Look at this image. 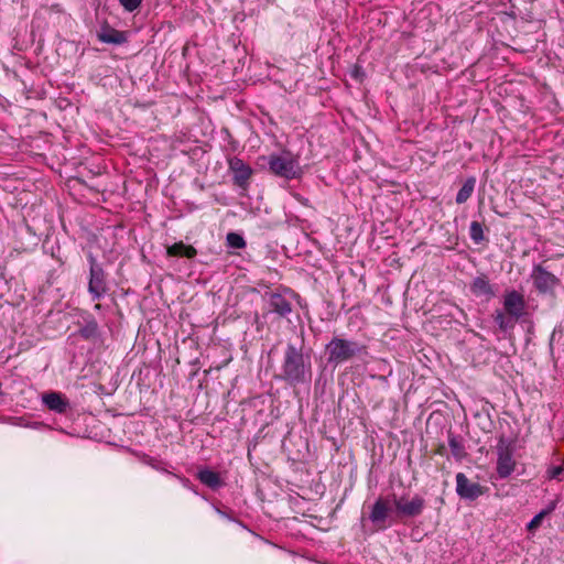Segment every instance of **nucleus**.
Segmentation results:
<instances>
[{
  "instance_id": "nucleus-24",
  "label": "nucleus",
  "mask_w": 564,
  "mask_h": 564,
  "mask_svg": "<svg viewBox=\"0 0 564 564\" xmlns=\"http://www.w3.org/2000/svg\"><path fill=\"white\" fill-rule=\"evenodd\" d=\"M227 245L235 249H242L246 247V240L237 232H229L226 236Z\"/></svg>"
},
{
  "instance_id": "nucleus-27",
  "label": "nucleus",
  "mask_w": 564,
  "mask_h": 564,
  "mask_svg": "<svg viewBox=\"0 0 564 564\" xmlns=\"http://www.w3.org/2000/svg\"><path fill=\"white\" fill-rule=\"evenodd\" d=\"M88 261H89V268L101 267V265L97 262V260H96V258L93 256V253H89V254H88Z\"/></svg>"
},
{
  "instance_id": "nucleus-3",
  "label": "nucleus",
  "mask_w": 564,
  "mask_h": 564,
  "mask_svg": "<svg viewBox=\"0 0 564 564\" xmlns=\"http://www.w3.org/2000/svg\"><path fill=\"white\" fill-rule=\"evenodd\" d=\"M270 172L286 180L296 178L301 175L297 160L290 153L271 154L268 158Z\"/></svg>"
},
{
  "instance_id": "nucleus-13",
  "label": "nucleus",
  "mask_w": 564,
  "mask_h": 564,
  "mask_svg": "<svg viewBox=\"0 0 564 564\" xmlns=\"http://www.w3.org/2000/svg\"><path fill=\"white\" fill-rule=\"evenodd\" d=\"M470 291L475 296L490 299L495 295L494 289L486 274L476 276L470 283Z\"/></svg>"
},
{
  "instance_id": "nucleus-5",
  "label": "nucleus",
  "mask_w": 564,
  "mask_h": 564,
  "mask_svg": "<svg viewBox=\"0 0 564 564\" xmlns=\"http://www.w3.org/2000/svg\"><path fill=\"white\" fill-rule=\"evenodd\" d=\"M456 492L464 500H476L486 492V488L478 482L470 481L464 473L456 475Z\"/></svg>"
},
{
  "instance_id": "nucleus-12",
  "label": "nucleus",
  "mask_w": 564,
  "mask_h": 564,
  "mask_svg": "<svg viewBox=\"0 0 564 564\" xmlns=\"http://www.w3.org/2000/svg\"><path fill=\"white\" fill-rule=\"evenodd\" d=\"M503 306L509 315L519 317L524 310L523 295L514 290L507 292L505 295Z\"/></svg>"
},
{
  "instance_id": "nucleus-16",
  "label": "nucleus",
  "mask_w": 564,
  "mask_h": 564,
  "mask_svg": "<svg viewBox=\"0 0 564 564\" xmlns=\"http://www.w3.org/2000/svg\"><path fill=\"white\" fill-rule=\"evenodd\" d=\"M99 41L109 44H122L127 41L123 32L115 30L110 26H104L98 33Z\"/></svg>"
},
{
  "instance_id": "nucleus-25",
  "label": "nucleus",
  "mask_w": 564,
  "mask_h": 564,
  "mask_svg": "<svg viewBox=\"0 0 564 564\" xmlns=\"http://www.w3.org/2000/svg\"><path fill=\"white\" fill-rule=\"evenodd\" d=\"M119 2L124 10L132 12L141 6L142 0H119Z\"/></svg>"
},
{
  "instance_id": "nucleus-20",
  "label": "nucleus",
  "mask_w": 564,
  "mask_h": 564,
  "mask_svg": "<svg viewBox=\"0 0 564 564\" xmlns=\"http://www.w3.org/2000/svg\"><path fill=\"white\" fill-rule=\"evenodd\" d=\"M487 322L498 324V327L495 330V335L498 339L505 338L510 329L513 328L514 319H486Z\"/></svg>"
},
{
  "instance_id": "nucleus-14",
  "label": "nucleus",
  "mask_w": 564,
  "mask_h": 564,
  "mask_svg": "<svg viewBox=\"0 0 564 564\" xmlns=\"http://www.w3.org/2000/svg\"><path fill=\"white\" fill-rule=\"evenodd\" d=\"M196 478L206 487L216 490L224 486V481L219 473L209 468H202L197 471Z\"/></svg>"
},
{
  "instance_id": "nucleus-6",
  "label": "nucleus",
  "mask_w": 564,
  "mask_h": 564,
  "mask_svg": "<svg viewBox=\"0 0 564 564\" xmlns=\"http://www.w3.org/2000/svg\"><path fill=\"white\" fill-rule=\"evenodd\" d=\"M531 278L533 280L534 286L541 293L553 291L558 283V279L540 264L533 268Z\"/></svg>"
},
{
  "instance_id": "nucleus-21",
  "label": "nucleus",
  "mask_w": 564,
  "mask_h": 564,
  "mask_svg": "<svg viewBox=\"0 0 564 564\" xmlns=\"http://www.w3.org/2000/svg\"><path fill=\"white\" fill-rule=\"evenodd\" d=\"M555 506L552 505L550 508L540 511L538 514L533 517V519L528 523L527 529L530 532H534L542 523L543 519L554 510Z\"/></svg>"
},
{
  "instance_id": "nucleus-7",
  "label": "nucleus",
  "mask_w": 564,
  "mask_h": 564,
  "mask_svg": "<svg viewBox=\"0 0 564 564\" xmlns=\"http://www.w3.org/2000/svg\"><path fill=\"white\" fill-rule=\"evenodd\" d=\"M390 513V501L387 498L380 497L373 503L369 514V519L379 530H386L389 527V524H387V520Z\"/></svg>"
},
{
  "instance_id": "nucleus-26",
  "label": "nucleus",
  "mask_w": 564,
  "mask_h": 564,
  "mask_svg": "<svg viewBox=\"0 0 564 564\" xmlns=\"http://www.w3.org/2000/svg\"><path fill=\"white\" fill-rule=\"evenodd\" d=\"M564 473V467L562 465L560 466H553L547 469V477L550 479H560V476Z\"/></svg>"
},
{
  "instance_id": "nucleus-4",
  "label": "nucleus",
  "mask_w": 564,
  "mask_h": 564,
  "mask_svg": "<svg viewBox=\"0 0 564 564\" xmlns=\"http://www.w3.org/2000/svg\"><path fill=\"white\" fill-rule=\"evenodd\" d=\"M393 502L400 518L419 517L425 508V499L419 495H414L411 499L405 496L394 498Z\"/></svg>"
},
{
  "instance_id": "nucleus-22",
  "label": "nucleus",
  "mask_w": 564,
  "mask_h": 564,
  "mask_svg": "<svg viewBox=\"0 0 564 564\" xmlns=\"http://www.w3.org/2000/svg\"><path fill=\"white\" fill-rule=\"evenodd\" d=\"M469 235L475 243H480L485 239L482 225L478 221H473L470 224Z\"/></svg>"
},
{
  "instance_id": "nucleus-2",
  "label": "nucleus",
  "mask_w": 564,
  "mask_h": 564,
  "mask_svg": "<svg viewBox=\"0 0 564 564\" xmlns=\"http://www.w3.org/2000/svg\"><path fill=\"white\" fill-rule=\"evenodd\" d=\"M361 350L362 347L356 341L334 337L326 346V352L328 355L327 361L328 364L337 366L350 360L352 357L360 354Z\"/></svg>"
},
{
  "instance_id": "nucleus-11",
  "label": "nucleus",
  "mask_w": 564,
  "mask_h": 564,
  "mask_svg": "<svg viewBox=\"0 0 564 564\" xmlns=\"http://www.w3.org/2000/svg\"><path fill=\"white\" fill-rule=\"evenodd\" d=\"M516 463L508 447L498 448L497 473L500 478L509 477L514 470Z\"/></svg>"
},
{
  "instance_id": "nucleus-8",
  "label": "nucleus",
  "mask_w": 564,
  "mask_h": 564,
  "mask_svg": "<svg viewBox=\"0 0 564 564\" xmlns=\"http://www.w3.org/2000/svg\"><path fill=\"white\" fill-rule=\"evenodd\" d=\"M107 291L106 273L102 267L89 268L88 292L93 299L101 297Z\"/></svg>"
},
{
  "instance_id": "nucleus-18",
  "label": "nucleus",
  "mask_w": 564,
  "mask_h": 564,
  "mask_svg": "<svg viewBox=\"0 0 564 564\" xmlns=\"http://www.w3.org/2000/svg\"><path fill=\"white\" fill-rule=\"evenodd\" d=\"M448 445L452 452V455L456 460H462L466 457V448L463 440L459 436L454 435L453 433H448Z\"/></svg>"
},
{
  "instance_id": "nucleus-15",
  "label": "nucleus",
  "mask_w": 564,
  "mask_h": 564,
  "mask_svg": "<svg viewBox=\"0 0 564 564\" xmlns=\"http://www.w3.org/2000/svg\"><path fill=\"white\" fill-rule=\"evenodd\" d=\"M268 305L271 312L279 315H285L291 313V302L281 294H271L268 301Z\"/></svg>"
},
{
  "instance_id": "nucleus-17",
  "label": "nucleus",
  "mask_w": 564,
  "mask_h": 564,
  "mask_svg": "<svg viewBox=\"0 0 564 564\" xmlns=\"http://www.w3.org/2000/svg\"><path fill=\"white\" fill-rule=\"evenodd\" d=\"M166 252L170 257H185L187 259H192L197 254V250L193 246L185 245L183 241L167 247Z\"/></svg>"
},
{
  "instance_id": "nucleus-1",
  "label": "nucleus",
  "mask_w": 564,
  "mask_h": 564,
  "mask_svg": "<svg viewBox=\"0 0 564 564\" xmlns=\"http://www.w3.org/2000/svg\"><path fill=\"white\" fill-rule=\"evenodd\" d=\"M312 375L311 356L303 354L302 348L289 344L283 355L278 378L289 386L295 387L310 382Z\"/></svg>"
},
{
  "instance_id": "nucleus-19",
  "label": "nucleus",
  "mask_w": 564,
  "mask_h": 564,
  "mask_svg": "<svg viewBox=\"0 0 564 564\" xmlns=\"http://www.w3.org/2000/svg\"><path fill=\"white\" fill-rule=\"evenodd\" d=\"M475 185L476 178L474 176L468 177L456 195V203L460 205L467 202L474 193Z\"/></svg>"
},
{
  "instance_id": "nucleus-10",
  "label": "nucleus",
  "mask_w": 564,
  "mask_h": 564,
  "mask_svg": "<svg viewBox=\"0 0 564 564\" xmlns=\"http://www.w3.org/2000/svg\"><path fill=\"white\" fill-rule=\"evenodd\" d=\"M229 167L234 172L235 184L240 187H246L252 174V170L242 160L234 158L229 160Z\"/></svg>"
},
{
  "instance_id": "nucleus-9",
  "label": "nucleus",
  "mask_w": 564,
  "mask_h": 564,
  "mask_svg": "<svg viewBox=\"0 0 564 564\" xmlns=\"http://www.w3.org/2000/svg\"><path fill=\"white\" fill-rule=\"evenodd\" d=\"M43 404L51 411L63 414L69 409L68 399L61 392H46L42 394Z\"/></svg>"
},
{
  "instance_id": "nucleus-23",
  "label": "nucleus",
  "mask_w": 564,
  "mask_h": 564,
  "mask_svg": "<svg viewBox=\"0 0 564 564\" xmlns=\"http://www.w3.org/2000/svg\"><path fill=\"white\" fill-rule=\"evenodd\" d=\"M97 323L94 319H90L85 326L80 327V336L85 339L95 338L97 336Z\"/></svg>"
}]
</instances>
